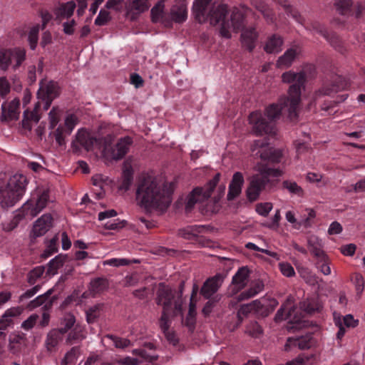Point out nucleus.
<instances>
[{
  "mask_svg": "<svg viewBox=\"0 0 365 365\" xmlns=\"http://www.w3.org/2000/svg\"><path fill=\"white\" fill-rule=\"evenodd\" d=\"M173 189L158 178L146 175L140 178L136 189V200L139 205L148 210L165 211L172 202Z\"/></svg>",
  "mask_w": 365,
  "mask_h": 365,
  "instance_id": "f257e3e1",
  "label": "nucleus"
},
{
  "mask_svg": "<svg viewBox=\"0 0 365 365\" xmlns=\"http://www.w3.org/2000/svg\"><path fill=\"white\" fill-rule=\"evenodd\" d=\"M287 109L288 112V118L291 121H297L298 115L296 118L291 119L289 116V105L282 104L281 98L278 104H272L267 108L265 115L269 121L259 111L252 112L249 115V122L252 125V132L256 135H262L263 134H272L274 132L273 121L279 118L282 110Z\"/></svg>",
  "mask_w": 365,
  "mask_h": 365,
  "instance_id": "f03ea898",
  "label": "nucleus"
},
{
  "mask_svg": "<svg viewBox=\"0 0 365 365\" xmlns=\"http://www.w3.org/2000/svg\"><path fill=\"white\" fill-rule=\"evenodd\" d=\"M282 81L292 84L289 86L288 96L281 98L282 104L289 105V116L291 119L296 118L299 103L301 100V88L304 86L306 75L304 72L295 73L287 71L282 75Z\"/></svg>",
  "mask_w": 365,
  "mask_h": 365,
  "instance_id": "7ed1b4c3",
  "label": "nucleus"
},
{
  "mask_svg": "<svg viewBox=\"0 0 365 365\" xmlns=\"http://www.w3.org/2000/svg\"><path fill=\"white\" fill-rule=\"evenodd\" d=\"M282 173L279 169L262 166L259 169V174L252 176L246 190L247 199L250 202L257 200L261 192L267 187L271 190L274 186V182L269 179V177H279Z\"/></svg>",
  "mask_w": 365,
  "mask_h": 365,
  "instance_id": "20e7f679",
  "label": "nucleus"
},
{
  "mask_svg": "<svg viewBox=\"0 0 365 365\" xmlns=\"http://www.w3.org/2000/svg\"><path fill=\"white\" fill-rule=\"evenodd\" d=\"M27 184L21 174L11 177L5 187H0V205L4 209L13 207L24 195Z\"/></svg>",
  "mask_w": 365,
  "mask_h": 365,
  "instance_id": "39448f33",
  "label": "nucleus"
},
{
  "mask_svg": "<svg viewBox=\"0 0 365 365\" xmlns=\"http://www.w3.org/2000/svg\"><path fill=\"white\" fill-rule=\"evenodd\" d=\"M228 13L229 9L227 4L214 2L210 8L208 19V21L211 25H220V34L221 36L226 38H230L232 36L230 21L227 19Z\"/></svg>",
  "mask_w": 365,
  "mask_h": 365,
  "instance_id": "423d86ee",
  "label": "nucleus"
},
{
  "mask_svg": "<svg viewBox=\"0 0 365 365\" xmlns=\"http://www.w3.org/2000/svg\"><path fill=\"white\" fill-rule=\"evenodd\" d=\"M220 178L221 174L217 173L205 186L194 188L187 197L185 203L186 212H190L196 203L207 200L218 184Z\"/></svg>",
  "mask_w": 365,
  "mask_h": 365,
  "instance_id": "0eeeda50",
  "label": "nucleus"
},
{
  "mask_svg": "<svg viewBox=\"0 0 365 365\" xmlns=\"http://www.w3.org/2000/svg\"><path fill=\"white\" fill-rule=\"evenodd\" d=\"M253 155L270 163H279L282 157V151L269 146L267 139L256 140L251 145Z\"/></svg>",
  "mask_w": 365,
  "mask_h": 365,
  "instance_id": "6e6552de",
  "label": "nucleus"
},
{
  "mask_svg": "<svg viewBox=\"0 0 365 365\" xmlns=\"http://www.w3.org/2000/svg\"><path fill=\"white\" fill-rule=\"evenodd\" d=\"M15 61L13 66L14 69L18 68L26 59V51L21 48H1L0 49V69L6 71L11 63V61Z\"/></svg>",
  "mask_w": 365,
  "mask_h": 365,
  "instance_id": "1a4fd4ad",
  "label": "nucleus"
},
{
  "mask_svg": "<svg viewBox=\"0 0 365 365\" xmlns=\"http://www.w3.org/2000/svg\"><path fill=\"white\" fill-rule=\"evenodd\" d=\"M60 94V88L57 82L49 81L45 84L43 81L40 82V88L37 93L39 100L43 103V109L48 110L52 101Z\"/></svg>",
  "mask_w": 365,
  "mask_h": 365,
  "instance_id": "9d476101",
  "label": "nucleus"
},
{
  "mask_svg": "<svg viewBox=\"0 0 365 365\" xmlns=\"http://www.w3.org/2000/svg\"><path fill=\"white\" fill-rule=\"evenodd\" d=\"M175 299V292L164 282L158 284L156 292L155 303L163 307L164 311H171Z\"/></svg>",
  "mask_w": 365,
  "mask_h": 365,
  "instance_id": "9b49d317",
  "label": "nucleus"
},
{
  "mask_svg": "<svg viewBox=\"0 0 365 365\" xmlns=\"http://www.w3.org/2000/svg\"><path fill=\"white\" fill-rule=\"evenodd\" d=\"M348 82L341 76L334 75L330 82L325 83L316 92L317 97L323 96H331L346 88Z\"/></svg>",
  "mask_w": 365,
  "mask_h": 365,
  "instance_id": "f8f14e48",
  "label": "nucleus"
},
{
  "mask_svg": "<svg viewBox=\"0 0 365 365\" xmlns=\"http://www.w3.org/2000/svg\"><path fill=\"white\" fill-rule=\"evenodd\" d=\"M96 138L91 135L86 129H80L76 135V138L71 143L73 152L75 153L81 151V148H83L86 151L93 149Z\"/></svg>",
  "mask_w": 365,
  "mask_h": 365,
  "instance_id": "ddd939ff",
  "label": "nucleus"
},
{
  "mask_svg": "<svg viewBox=\"0 0 365 365\" xmlns=\"http://www.w3.org/2000/svg\"><path fill=\"white\" fill-rule=\"evenodd\" d=\"M227 273H217L215 276L208 278L200 289V294L205 299H210L215 294L222 286Z\"/></svg>",
  "mask_w": 365,
  "mask_h": 365,
  "instance_id": "4468645a",
  "label": "nucleus"
},
{
  "mask_svg": "<svg viewBox=\"0 0 365 365\" xmlns=\"http://www.w3.org/2000/svg\"><path fill=\"white\" fill-rule=\"evenodd\" d=\"M49 200V194L48 190H44L38 197L35 204L31 200H28L22 206V212L31 217H36L43 208L46 207Z\"/></svg>",
  "mask_w": 365,
  "mask_h": 365,
  "instance_id": "2eb2a0df",
  "label": "nucleus"
},
{
  "mask_svg": "<svg viewBox=\"0 0 365 365\" xmlns=\"http://www.w3.org/2000/svg\"><path fill=\"white\" fill-rule=\"evenodd\" d=\"M20 101L18 99H14L8 105L3 103L1 105V115L0 120L2 123H9L10 121L17 120L19 118Z\"/></svg>",
  "mask_w": 365,
  "mask_h": 365,
  "instance_id": "dca6fc26",
  "label": "nucleus"
},
{
  "mask_svg": "<svg viewBox=\"0 0 365 365\" xmlns=\"http://www.w3.org/2000/svg\"><path fill=\"white\" fill-rule=\"evenodd\" d=\"M212 4L211 0H195L192 6V13L198 23L203 24L208 21L210 8Z\"/></svg>",
  "mask_w": 365,
  "mask_h": 365,
  "instance_id": "f3484780",
  "label": "nucleus"
},
{
  "mask_svg": "<svg viewBox=\"0 0 365 365\" xmlns=\"http://www.w3.org/2000/svg\"><path fill=\"white\" fill-rule=\"evenodd\" d=\"M242 10L235 8L231 13L230 21V29L232 28L236 32L243 30L245 26V14L251 11V9L245 6L242 5Z\"/></svg>",
  "mask_w": 365,
  "mask_h": 365,
  "instance_id": "a211bd4d",
  "label": "nucleus"
},
{
  "mask_svg": "<svg viewBox=\"0 0 365 365\" xmlns=\"http://www.w3.org/2000/svg\"><path fill=\"white\" fill-rule=\"evenodd\" d=\"M149 0H133L125 4L126 16L130 20H135L139 14L148 9Z\"/></svg>",
  "mask_w": 365,
  "mask_h": 365,
  "instance_id": "6ab92c4d",
  "label": "nucleus"
},
{
  "mask_svg": "<svg viewBox=\"0 0 365 365\" xmlns=\"http://www.w3.org/2000/svg\"><path fill=\"white\" fill-rule=\"evenodd\" d=\"M52 217L50 214H46L38 218L33 226L32 237L36 238L44 235L51 227Z\"/></svg>",
  "mask_w": 365,
  "mask_h": 365,
  "instance_id": "aec40b11",
  "label": "nucleus"
},
{
  "mask_svg": "<svg viewBox=\"0 0 365 365\" xmlns=\"http://www.w3.org/2000/svg\"><path fill=\"white\" fill-rule=\"evenodd\" d=\"M242 31L240 41L243 48H245L250 52H252L255 46L258 38V33L253 26L244 29Z\"/></svg>",
  "mask_w": 365,
  "mask_h": 365,
  "instance_id": "412c9836",
  "label": "nucleus"
},
{
  "mask_svg": "<svg viewBox=\"0 0 365 365\" xmlns=\"http://www.w3.org/2000/svg\"><path fill=\"white\" fill-rule=\"evenodd\" d=\"M132 143L133 140L130 137L120 138L118 143L110 148V158L115 160L122 159L128 153Z\"/></svg>",
  "mask_w": 365,
  "mask_h": 365,
  "instance_id": "4be33fe9",
  "label": "nucleus"
},
{
  "mask_svg": "<svg viewBox=\"0 0 365 365\" xmlns=\"http://www.w3.org/2000/svg\"><path fill=\"white\" fill-rule=\"evenodd\" d=\"M301 53L299 46H294L287 49L282 56L278 58L276 66L278 68L284 69L290 67L295 58Z\"/></svg>",
  "mask_w": 365,
  "mask_h": 365,
  "instance_id": "5701e85b",
  "label": "nucleus"
},
{
  "mask_svg": "<svg viewBox=\"0 0 365 365\" xmlns=\"http://www.w3.org/2000/svg\"><path fill=\"white\" fill-rule=\"evenodd\" d=\"M278 305V302L274 298H263L259 299V304H256L255 313L260 317L264 318L269 316Z\"/></svg>",
  "mask_w": 365,
  "mask_h": 365,
  "instance_id": "b1692460",
  "label": "nucleus"
},
{
  "mask_svg": "<svg viewBox=\"0 0 365 365\" xmlns=\"http://www.w3.org/2000/svg\"><path fill=\"white\" fill-rule=\"evenodd\" d=\"M226 186L224 184L220 185L217 188V194L214 196L213 199L210 200V204L206 205L205 207L201 209V212L203 215H209L217 213L220 208L219 205L220 200L225 195Z\"/></svg>",
  "mask_w": 365,
  "mask_h": 365,
  "instance_id": "393cba45",
  "label": "nucleus"
},
{
  "mask_svg": "<svg viewBox=\"0 0 365 365\" xmlns=\"http://www.w3.org/2000/svg\"><path fill=\"white\" fill-rule=\"evenodd\" d=\"M24 311L22 307H15L7 309L0 319V331L13 324V317L19 316Z\"/></svg>",
  "mask_w": 365,
  "mask_h": 365,
  "instance_id": "a878e982",
  "label": "nucleus"
},
{
  "mask_svg": "<svg viewBox=\"0 0 365 365\" xmlns=\"http://www.w3.org/2000/svg\"><path fill=\"white\" fill-rule=\"evenodd\" d=\"M249 277V269L242 267L238 269L236 274L233 276L232 284L234 286L235 292H237L242 289L247 284Z\"/></svg>",
  "mask_w": 365,
  "mask_h": 365,
  "instance_id": "bb28decb",
  "label": "nucleus"
},
{
  "mask_svg": "<svg viewBox=\"0 0 365 365\" xmlns=\"http://www.w3.org/2000/svg\"><path fill=\"white\" fill-rule=\"evenodd\" d=\"M172 19L176 23H182L187 19V12L185 2H177L170 11Z\"/></svg>",
  "mask_w": 365,
  "mask_h": 365,
  "instance_id": "cd10ccee",
  "label": "nucleus"
},
{
  "mask_svg": "<svg viewBox=\"0 0 365 365\" xmlns=\"http://www.w3.org/2000/svg\"><path fill=\"white\" fill-rule=\"evenodd\" d=\"M75 8L76 4L73 1L60 4L59 6L54 10L56 18L61 20L71 17L73 14Z\"/></svg>",
  "mask_w": 365,
  "mask_h": 365,
  "instance_id": "c85d7f7f",
  "label": "nucleus"
},
{
  "mask_svg": "<svg viewBox=\"0 0 365 365\" xmlns=\"http://www.w3.org/2000/svg\"><path fill=\"white\" fill-rule=\"evenodd\" d=\"M308 246L310 252L317 258L326 257L327 254L323 250L322 240L317 236H311L308 239Z\"/></svg>",
  "mask_w": 365,
  "mask_h": 365,
  "instance_id": "c756f323",
  "label": "nucleus"
},
{
  "mask_svg": "<svg viewBox=\"0 0 365 365\" xmlns=\"http://www.w3.org/2000/svg\"><path fill=\"white\" fill-rule=\"evenodd\" d=\"M65 334L63 333L58 329H52L47 334L46 339V346L48 351H52L60 341L63 339V336Z\"/></svg>",
  "mask_w": 365,
  "mask_h": 365,
  "instance_id": "7c9ffc66",
  "label": "nucleus"
},
{
  "mask_svg": "<svg viewBox=\"0 0 365 365\" xmlns=\"http://www.w3.org/2000/svg\"><path fill=\"white\" fill-rule=\"evenodd\" d=\"M282 38L277 34H273L267 39L264 50L268 53H279L282 50Z\"/></svg>",
  "mask_w": 365,
  "mask_h": 365,
  "instance_id": "2f4dec72",
  "label": "nucleus"
},
{
  "mask_svg": "<svg viewBox=\"0 0 365 365\" xmlns=\"http://www.w3.org/2000/svg\"><path fill=\"white\" fill-rule=\"evenodd\" d=\"M133 180V170L130 163L126 162L124 163V168L122 173V182L119 186L120 190L127 191L130 189V187Z\"/></svg>",
  "mask_w": 365,
  "mask_h": 365,
  "instance_id": "473e14b6",
  "label": "nucleus"
},
{
  "mask_svg": "<svg viewBox=\"0 0 365 365\" xmlns=\"http://www.w3.org/2000/svg\"><path fill=\"white\" fill-rule=\"evenodd\" d=\"M288 341L292 342L293 346H298V348L302 350L310 349L315 344V341L311 333L297 339H292L289 338Z\"/></svg>",
  "mask_w": 365,
  "mask_h": 365,
  "instance_id": "72a5a7b5",
  "label": "nucleus"
},
{
  "mask_svg": "<svg viewBox=\"0 0 365 365\" xmlns=\"http://www.w3.org/2000/svg\"><path fill=\"white\" fill-rule=\"evenodd\" d=\"M40 107V102H38L33 111L29 112L28 110L24 112V119L22 120V127L25 129L31 130V125L30 121L33 120L38 123L40 120V116L38 115V109Z\"/></svg>",
  "mask_w": 365,
  "mask_h": 365,
  "instance_id": "f704fd0d",
  "label": "nucleus"
},
{
  "mask_svg": "<svg viewBox=\"0 0 365 365\" xmlns=\"http://www.w3.org/2000/svg\"><path fill=\"white\" fill-rule=\"evenodd\" d=\"M86 336L83 329L79 325H76L74 328L68 333L66 339V344L71 345L74 343H78L86 339Z\"/></svg>",
  "mask_w": 365,
  "mask_h": 365,
  "instance_id": "c9c22d12",
  "label": "nucleus"
},
{
  "mask_svg": "<svg viewBox=\"0 0 365 365\" xmlns=\"http://www.w3.org/2000/svg\"><path fill=\"white\" fill-rule=\"evenodd\" d=\"M67 255L60 254L52 259L48 264L46 274L49 275H54L57 274L58 269L63 267L65 262L67 260Z\"/></svg>",
  "mask_w": 365,
  "mask_h": 365,
  "instance_id": "e433bc0d",
  "label": "nucleus"
},
{
  "mask_svg": "<svg viewBox=\"0 0 365 365\" xmlns=\"http://www.w3.org/2000/svg\"><path fill=\"white\" fill-rule=\"evenodd\" d=\"M282 188L287 190L291 195L302 197L304 195L302 187L293 180H284L282 183Z\"/></svg>",
  "mask_w": 365,
  "mask_h": 365,
  "instance_id": "4c0bfd02",
  "label": "nucleus"
},
{
  "mask_svg": "<svg viewBox=\"0 0 365 365\" xmlns=\"http://www.w3.org/2000/svg\"><path fill=\"white\" fill-rule=\"evenodd\" d=\"M185 288V281H181L179 285V290L178 292V296L176 299L174 301V308L173 310V317H176L178 315L182 316V304H183V299H182V294Z\"/></svg>",
  "mask_w": 365,
  "mask_h": 365,
  "instance_id": "58836bf2",
  "label": "nucleus"
},
{
  "mask_svg": "<svg viewBox=\"0 0 365 365\" xmlns=\"http://www.w3.org/2000/svg\"><path fill=\"white\" fill-rule=\"evenodd\" d=\"M108 286V282L106 278L98 277L91 282L89 289L95 294L106 290Z\"/></svg>",
  "mask_w": 365,
  "mask_h": 365,
  "instance_id": "ea45409f",
  "label": "nucleus"
},
{
  "mask_svg": "<svg viewBox=\"0 0 365 365\" xmlns=\"http://www.w3.org/2000/svg\"><path fill=\"white\" fill-rule=\"evenodd\" d=\"M103 308V304H96L89 307L86 311V321L88 324H93L97 321L101 315V312Z\"/></svg>",
  "mask_w": 365,
  "mask_h": 365,
  "instance_id": "a19ab883",
  "label": "nucleus"
},
{
  "mask_svg": "<svg viewBox=\"0 0 365 365\" xmlns=\"http://www.w3.org/2000/svg\"><path fill=\"white\" fill-rule=\"evenodd\" d=\"M297 272L300 277L304 279V281L310 284L315 285L318 282V277L316 274H313L308 268L304 267H297Z\"/></svg>",
  "mask_w": 365,
  "mask_h": 365,
  "instance_id": "79ce46f5",
  "label": "nucleus"
},
{
  "mask_svg": "<svg viewBox=\"0 0 365 365\" xmlns=\"http://www.w3.org/2000/svg\"><path fill=\"white\" fill-rule=\"evenodd\" d=\"M75 323V316L71 313H66L61 319V324L62 327L58 329L66 334L74 327Z\"/></svg>",
  "mask_w": 365,
  "mask_h": 365,
  "instance_id": "37998d69",
  "label": "nucleus"
},
{
  "mask_svg": "<svg viewBox=\"0 0 365 365\" xmlns=\"http://www.w3.org/2000/svg\"><path fill=\"white\" fill-rule=\"evenodd\" d=\"M256 304H259V299H256L252 301L250 303L242 304L238 312H237V317L239 319V323L238 325L240 324L242 322V318L240 317L241 314L247 316L248 314L251 313L252 312H255L256 309Z\"/></svg>",
  "mask_w": 365,
  "mask_h": 365,
  "instance_id": "c03bdc74",
  "label": "nucleus"
},
{
  "mask_svg": "<svg viewBox=\"0 0 365 365\" xmlns=\"http://www.w3.org/2000/svg\"><path fill=\"white\" fill-rule=\"evenodd\" d=\"M58 241V235H55L52 239H51L47 245L46 249L44 250L41 257L43 258H47L56 253L58 251L57 242Z\"/></svg>",
  "mask_w": 365,
  "mask_h": 365,
  "instance_id": "a18cd8bd",
  "label": "nucleus"
},
{
  "mask_svg": "<svg viewBox=\"0 0 365 365\" xmlns=\"http://www.w3.org/2000/svg\"><path fill=\"white\" fill-rule=\"evenodd\" d=\"M245 333L252 337L259 338L262 334L263 329L257 322H251L247 325Z\"/></svg>",
  "mask_w": 365,
  "mask_h": 365,
  "instance_id": "49530a36",
  "label": "nucleus"
},
{
  "mask_svg": "<svg viewBox=\"0 0 365 365\" xmlns=\"http://www.w3.org/2000/svg\"><path fill=\"white\" fill-rule=\"evenodd\" d=\"M329 257L327 255H326L324 259L323 257L318 258L316 262L317 268L319 269L320 272L324 275H329L331 274V269L329 267Z\"/></svg>",
  "mask_w": 365,
  "mask_h": 365,
  "instance_id": "de8ad7c7",
  "label": "nucleus"
},
{
  "mask_svg": "<svg viewBox=\"0 0 365 365\" xmlns=\"http://www.w3.org/2000/svg\"><path fill=\"white\" fill-rule=\"evenodd\" d=\"M334 6L339 14L345 15L349 11L352 1L351 0H336Z\"/></svg>",
  "mask_w": 365,
  "mask_h": 365,
  "instance_id": "09e8293b",
  "label": "nucleus"
},
{
  "mask_svg": "<svg viewBox=\"0 0 365 365\" xmlns=\"http://www.w3.org/2000/svg\"><path fill=\"white\" fill-rule=\"evenodd\" d=\"M78 118L74 114L68 115L66 119L63 127L65 129V135H71L75 125L78 123Z\"/></svg>",
  "mask_w": 365,
  "mask_h": 365,
  "instance_id": "8fccbe9b",
  "label": "nucleus"
},
{
  "mask_svg": "<svg viewBox=\"0 0 365 365\" xmlns=\"http://www.w3.org/2000/svg\"><path fill=\"white\" fill-rule=\"evenodd\" d=\"M163 1H159L158 4L152 8L150 13L153 21L157 22L163 17Z\"/></svg>",
  "mask_w": 365,
  "mask_h": 365,
  "instance_id": "3c124183",
  "label": "nucleus"
},
{
  "mask_svg": "<svg viewBox=\"0 0 365 365\" xmlns=\"http://www.w3.org/2000/svg\"><path fill=\"white\" fill-rule=\"evenodd\" d=\"M26 339V335L21 332H14L9 335V348L10 349H14V344L25 343Z\"/></svg>",
  "mask_w": 365,
  "mask_h": 365,
  "instance_id": "603ef678",
  "label": "nucleus"
},
{
  "mask_svg": "<svg viewBox=\"0 0 365 365\" xmlns=\"http://www.w3.org/2000/svg\"><path fill=\"white\" fill-rule=\"evenodd\" d=\"M44 272V267L39 266L36 267L34 269H33L31 271H30L28 274L27 280L28 282L32 285L35 284L37 279L41 277V275Z\"/></svg>",
  "mask_w": 365,
  "mask_h": 365,
  "instance_id": "864d4df0",
  "label": "nucleus"
},
{
  "mask_svg": "<svg viewBox=\"0 0 365 365\" xmlns=\"http://www.w3.org/2000/svg\"><path fill=\"white\" fill-rule=\"evenodd\" d=\"M39 28L38 26H34L31 29L28 36V41L31 49L34 50L38 42Z\"/></svg>",
  "mask_w": 365,
  "mask_h": 365,
  "instance_id": "5fc2aeb1",
  "label": "nucleus"
},
{
  "mask_svg": "<svg viewBox=\"0 0 365 365\" xmlns=\"http://www.w3.org/2000/svg\"><path fill=\"white\" fill-rule=\"evenodd\" d=\"M170 311L162 310L161 317L159 319V326L163 332H166L169 330L170 322L169 319V314Z\"/></svg>",
  "mask_w": 365,
  "mask_h": 365,
  "instance_id": "6e6d98bb",
  "label": "nucleus"
},
{
  "mask_svg": "<svg viewBox=\"0 0 365 365\" xmlns=\"http://www.w3.org/2000/svg\"><path fill=\"white\" fill-rule=\"evenodd\" d=\"M49 128L53 130L59 121V109L57 107H53L48 113Z\"/></svg>",
  "mask_w": 365,
  "mask_h": 365,
  "instance_id": "4d7b16f0",
  "label": "nucleus"
},
{
  "mask_svg": "<svg viewBox=\"0 0 365 365\" xmlns=\"http://www.w3.org/2000/svg\"><path fill=\"white\" fill-rule=\"evenodd\" d=\"M110 19V13L106 10L101 9L95 20V24L97 26L106 25Z\"/></svg>",
  "mask_w": 365,
  "mask_h": 365,
  "instance_id": "13d9d810",
  "label": "nucleus"
},
{
  "mask_svg": "<svg viewBox=\"0 0 365 365\" xmlns=\"http://www.w3.org/2000/svg\"><path fill=\"white\" fill-rule=\"evenodd\" d=\"M245 247L247 249H250V250H252L255 251H258V252L264 253V254L267 255L268 256H270L273 258L279 259V255L277 252L270 251L269 250L259 248V247H257L255 244H254L252 242L247 243L245 245Z\"/></svg>",
  "mask_w": 365,
  "mask_h": 365,
  "instance_id": "bf43d9fd",
  "label": "nucleus"
},
{
  "mask_svg": "<svg viewBox=\"0 0 365 365\" xmlns=\"http://www.w3.org/2000/svg\"><path fill=\"white\" fill-rule=\"evenodd\" d=\"M244 177L242 173L236 172L234 173L229 185L233 187H237V189L242 190V187L244 184Z\"/></svg>",
  "mask_w": 365,
  "mask_h": 365,
  "instance_id": "052dcab7",
  "label": "nucleus"
},
{
  "mask_svg": "<svg viewBox=\"0 0 365 365\" xmlns=\"http://www.w3.org/2000/svg\"><path fill=\"white\" fill-rule=\"evenodd\" d=\"M327 39L330 44L337 51L342 53L344 51L343 43L341 39L335 34L329 35L328 34V38H325Z\"/></svg>",
  "mask_w": 365,
  "mask_h": 365,
  "instance_id": "680f3d73",
  "label": "nucleus"
},
{
  "mask_svg": "<svg viewBox=\"0 0 365 365\" xmlns=\"http://www.w3.org/2000/svg\"><path fill=\"white\" fill-rule=\"evenodd\" d=\"M114 343L116 348L123 349L130 345V341L128 339L118 337L113 335H108Z\"/></svg>",
  "mask_w": 365,
  "mask_h": 365,
  "instance_id": "e2e57ef3",
  "label": "nucleus"
},
{
  "mask_svg": "<svg viewBox=\"0 0 365 365\" xmlns=\"http://www.w3.org/2000/svg\"><path fill=\"white\" fill-rule=\"evenodd\" d=\"M279 267L282 274L287 277H292L295 275L293 267L288 262H280Z\"/></svg>",
  "mask_w": 365,
  "mask_h": 365,
  "instance_id": "0e129e2a",
  "label": "nucleus"
},
{
  "mask_svg": "<svg viewBox=\"0 0 365 365\" xmlns=\"http://www.w3.org/2000/svg\"><path fill=\"white\" fill-rule=\"evenodd\" d=\"M55 139L59 146L66 145L65 138L68 135H65V129L63 126L60 125L54 133Z\"/></svg>",
  "mask_w": 365,
  "mask_h": 365,
  "instance_id": "69168bd1",
  "label": "nucleus"
},
{
  "mask_svg": "<svg viewBox=\"0 0 365 365\" xmlns=\"http://www.w3.org/2000/svg\"><path fill=\"white\" fill-rule=\"evenodd\" d=\"M272 209V204L271 202L259 203L256 206L257 212L264 217L268 215Z\"/></svg>",
  "mask_w": 365,
  "mask_h": 365,
  "instance_id": "338daca9",
  "label": "nucleus"
},
{
  "mask_svg": "<svg viewBox=\"0 0 365 365\" xmlns=\"http://www.w3.org/2000/svg\"><path fill=\"white\" fill-rule=\"evenodd\" d=\"M300 307L309 314L314 313L319 309L317 304L313 301H304L300 303Z\"/></svg>",
  "mask_w": 365,
  "mask_h": 365,
  "instance_id": "774afa93",
  "label": "nucleus"
}]
</instances>
